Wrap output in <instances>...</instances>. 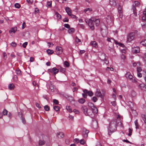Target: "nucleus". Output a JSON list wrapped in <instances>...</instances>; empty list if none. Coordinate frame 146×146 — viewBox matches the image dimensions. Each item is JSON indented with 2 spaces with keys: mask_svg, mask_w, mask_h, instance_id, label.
<instances>
[{
  "mask_svg": "<svg viewBox=\"0 0 146 146\" xmlns=\"http://www.w3.org/2000/svg\"><path fill=\"white\" fill-rule=\"evenodd\" d=\"M97 100L98 99L96 97L94 96L92 98V100L94 102H96Z\"/></svg>",
  "mask_w": 146,
  "mask_h": 146,
  "instance_id": "obj_51",
  "label": "nucleus"
},
{
  "mask_svg": "<svg viewBox=\"0 0 146 146\" xmlns=\"http://www.w3.org/2000/svg\"><path fill=\"white\" fill-rule=\"evenodd\" d=\"M26 27V25L25 22H23L22 24V27L23 29H24L25 27Z\"/></svg>",
  "mask_w": 146,
  "mask_h": 146,
  "instance_id": "obj_61",
  "label": "nucleus"
},
{
  "mask_svg": "<svg viewBox=\"0 0 146 146\" xmlns=\"http://www.w3.org/2000/svg\"><path fill=\"white\" fill-rule=\"evenodd\" d=\"M102 94L103 95V97H104V96H105L106 92L104 90H102Z\"/></svg>",
  "mask_w": 146,
  "mask_h": 146,
  "instance_id": "obj_57",
  "label": "nucleus"
},
{
  "mask_svg": "<svg viewBox=\"0 0 146 146\" xmlns=\"http://www.w3.org/2000/svg\"><path fill=\"white\" fill-rule=\"evenodd\" d=\"M55 14L56 15V17L58 19H60L61 18V16L57 12H55Z\"/></svg>",
  "mask_w": 146,
  "mask_h": 146,
  "instance_id": "obj_37",
  "label": "nucleus"
},
{
  "mask_svg": "<svg viewBox=\"0 0 146 146\" xmlns=\"http://www.w3.org/2000/svg\"><path fill=\"white\" fill-rule=\"evenodd\" d=\"M67 110L69 112H71L72 111V110L70 106H67L66 107Z\"/></svg>",
  "mask_w": 146,
  "mask_h": 146,
  "instance_id": "obj_34",
  "label": "nucleus"
},
{
  "mask_svg": "<svg viewBox=\"0 0 146 146\" xmlns=\"http://www.w3.org/2000/svg\"><path fill=\"white\" fill-rule=\"evenodd\" d=\"M118 12L119 14V17L120 18L123 17L122 11L121 7V5H119L118 8Z\"/></svg>",
  "mask_w": 146,
  "mask_h": 146,
  "instance_id": "obj_9",
  "label": "nucleus"
},
{
  "mask_svg": "<svg viewBox=\"0 0 146 146\" xmlns=\"http://www.w3.org/2000/svg\"><path fill=\"white\" fill-rule=\"evenodd\" d=\"M90 44L93 47H94L95 48L97 46V43L95 41H92L90 43Z\"/></svg>",
  "mask_w": 146,
  "mask_h": 146,
  "instance_id": "obj_21",
  "label": "nucleus"
},
{
  "mask_svg": "<svg viewBox=\"0 0 146 146\" xmlns=\"http://www.w3.org/2000/svg\"><path fill=\"white\" fill-rule=\"evenodd\" d=\"M131 95L133 97H135L136 95V92L134 91H132L131 93Z\"/></svg>",
  "mask_w": 146,
  "mask_h": 146,
  "instance_id": "obj_46",
  "label": "nucleus"
},
{
  "mask_svg": "<svg viewBox=\"0 0 146 146\" xmlns=\"http://www.w3.org/2000/svg\"><path fill=\"white\" fill-rule=\"evenodd\" d=\"M121 122L120 116L118 115L116 118L112 119L110 124L108 134L110 135L111 133L115 131L117 129V124Z\"/></svg>",
  "mask_w": 146,
  "mask_h": 146,
  "instance_id": "obj_1",
  "label": "nucleus"
},
{
  "mask_svg": "<svg viewBox=\"0 0 146 146\" xmlns=\"http://www.w3.org/2000/svg\"><path fill=\"white\" fill-rule=\"evenodd\" d=\"M141 44L145 46H146V40L141 42Z\"/></svg>",
  "mask_w": 146,
  "mask_h": 146,
  "instance_id": "obj_50",
  "label": "nucleus"
},
{
  "mask_svg": "<svg viewBox=\"0 0 146 146\" xmlns=\"http://www.w3.org/2000/svg\"><path fill=\"white\" fill-rule=\"evenodd\" d=\"M107 40L108 42H111L112 43L115 42L116 44H117V42H116L115 40L114 39L111 38H108L107 39Z\"/></svg>",
  "mask_w": 146,
  "mask_h": 146,
  "instance_id": "obj_22",
  "label": "nucleus"
},
{
  "mask_svg": "<svg viewBox=\"0 0 146 146\" xmlns=\"http://www.w3.org/2000/svg\"><path fill=\"white\" fill-rule=\"evenodd\" d=\"M13 79L14 82H17L18 80L17 76L16 75L14 76L13 77Z\"/></svg>",
  "mask_w": 146,
  "mask_h": 146,
  "instance_id": "obj_29",
  "label": "nucleus"
},
{
  "mask_svg": "<svg viewBox=\"0 0 146 146\" xmlns=\"http://www.w3.org/2000/svg\"><path fill=\"white\" fill-rule=\"evenodd\" d=\"M7 111L5 109L3 111V114L4 115H7Z\"/></svg>",
  "mask_w": 146,
  "mask_h": 146,
  "instance_id": "obj_39",
  "label": "nucleus"
},
{
  "mask_svg": "<svg viewBox=\"0 0 146 146\" xmlns=\"http://www.w3.org/2000/svg\"><path fill=\"white\" fill-rule=\"evenodd\" d=\"M15 72L16 74H17L18 75H21V71L19 69H17L16 70Z\"/></svg>",
  "mask_w": 146,
  "mask_h": 146,
  "instance_id": "obj_35",
  "label": "nucleus"
},
{
  "mask_svg": "<svg viewBox=\"0 0 146 146\" xmlns=\"http://www.w3.org/2000/svg\"><path fill=\"white\" fill-rule=\"evenodd\" d=\"M76 41L77 42H80V39L78 38L77 36L76 37Z\"/></svg>",
  "mask_w": 146,
  "mask_h": 146,
  "instance_id": "obj_60",
  "label": "nucleus"
},
{
  "mask_svg": "<svg viewBox=\"0 0 146 146\" xmlns=\"http://www.w3.org/2000/svg\"><path fill=\"white\" fill-rule=\"evenodd\" d=\"M52 71L54 75L56 74L59 72V70L56 68L54 67L52 68Z\"/></svg>",
  "mask_w": 146,
  "mask_h": 146,
  "instance_id": "obj_20",
  "label": "nucleus"
},
{
  "mask_svg": "<svg viewBox=\"0 0 146 146\" xmlns=\"http://www.w3.org/2000/svg\"><path fill=\"white\" fill-rule=\"evenodd\" d=\"M141 117L143 121L145 123H146V116L144 114L141 115Z\"/></svg>",
  "mask_w": 146,
  "mask_h": 146,
  "instance_id": "obj_30",
  "label": "nucleus"
},
{
  "mask_svg": "<svg viewBox=\"0 0 146 146\" xmlns=\"http://www.w3.org/2000/svg\"><path fill=\"white\" fill-rule=\"evenodd\" d=\"M83 135L85 138H87L88 137V134L89 133V131L86 129H83Z\"/></svg>",
  "mask_w": 146,
  "mask_h": 146,
  "instance_id": "obj_11",
  "label": "nucleus"
},
{
  "mask_svg": "<svg viewBox=\"0 0 146 146\" xmlns=\"http://www.w3.org/2000/svg\"><path fill=\"white\" fill-rule=\"evenodd\" d=\"M88 106L95 113H97L98 112L97 108L94 106V104L92 103H89L88 104Z\"/></svg>",
  "mask_w": 146,
  "mask_h": 146,
  "instance_id": "obj_4",
  "label": "nucleus"
},
{
  "mask_svg": "<svg viewBox=\"0 0 146 146\" xmlns=\"http://www.w3.org/2000/svg\"><path fill=\"white\" fill-rule=\"evenodd\" d=\"M139 88L141 90H145L146 89V86L144 84H141L139 86Z\"/></svg>",
  "mask_w": 146,
  "mask_h": 146,
  "instance_id": "obj_14",
  "label": "nucleus"
},
{
  "mask_svg": "<svg viewBox=\"0 0 146 146\" xmlns=\"http://www.w3.org/2000/svg\"><path fill=\"white\" fill-rule=\"evenodd\" d=\"M134 123L135 124V125L136 126V129H138L139 128V124L137 122V120H136L134 121Z\"/></svg>",
  "mask_w": 146,
  "mask_h": 146,
  "instance_id": "obj_32",
  "label": "nucleus"
},
{
  "mask_svg": "<svg viewBox=\"0 0 146 146\" xmlns=\"http://www.w3.org/2000/svg\"><path fill=\"white\" fill-rule=\"evenodd\" d=\"M134 52L136 53H138L140 52V49L139 47H137L135 48L134 49Z\"/></svg>",
  "mask_w": 146,
  "mask_h": 146,
  "instance_id": "obj_23",
  "label": "nucleus"
},
{
  "mask_svg": "<svg viewBox=\"0 0 146 146\" xmlns=\"http://www.w3.org/2000/svg\"><path fill=\"white\" fill-rule=\"evenodd\" d=\"M88 95L89 96H93V94L92 92L91 91H88Z\"/></svg>",
  "mask_w": 146,
  "mask_h": 146,
  "instance_id": "obj_40",
  "label": "nucleus"
},
{
  "mask_svg": "<svg viewBox=\"0 0 146 146\" xmlns=\"http://www.w3.org/2000/svg\"><path fill=\"white\" fill-rule=\"evenodd\" d=\"M83 91L84 93L82 94V96L84 98H86L87 97V94L88 93V90L86 89H84L83 90Z\"/></svg>",
  "mask_w": 146,
  "mask_h": 146,
  "instance_id": "obj_18",
  "label": "nucleus"
},
{
  "mask_svg": "<svg viewBox=\"0 0 146 146\" xmlns=\"http://www.w3.org/2000/svg\"><path fill=\"white\" fill-rule=\"evenodd\" d=\"M110 3L111 5L113 6L116 5V3L115 0H110Z\"/></svg>",
  "mask_w": 146,
  "mask_h": 146,
  "instance_id": "obj_24",
  "label": "nucleus"
},
{
  "mask_svg": "<svg viewBox=\"0 0 146 146\" xmlns=\"http://www.w3.org/2000/svg\"><path fill=\"white\" fill-rule=\"evenodd\" d=\"M53 102L54 104H57L58 103V101L56 99H54L53 100Z\"/></svg>",
  "mask_w": 146,
  "mask_h": 146,
  "instance_id": "obj_56",
  "label": "nucleus"
},
{
  "mask_svg": "<svg viewBox=\"0 0 146 146\" xmlns=\"http://www.w3.org/2000/svg\"><path fill=\"white\" fill-rule=\"evenodd\" d=\"M55 52L57 54L62 53V47L59 46H57L56 48Z\"/></svg>",
  "mask_w": 146,
  "mask_h": 146,
  "instance_id": "obj_10",
  "label": "nucleus"
},
{
  "mask_svg": "<svg viewBox=\"0 0 146 146\" xmlns=\"http://www.w3.org/2000/svg\"><path fill=\"white\" fill-rule=\"evenodd\" d=\"M85 102V100L84 98H81L78 100V102L81 104H84Z\"/></svg>",
  "mask_w": 146,
  "mask_h": 146,
  "instance_id": "obj_27",
  "label": "nucleus"
},
{
  "mask_svg": "<svg viewBox=\"0 0 146 146\" xmlns=\"http://www.w3.org/2000/svg\"><path fill=\"white\" fill-rule=\"evenodd\" d=\"M64 26L67 29H69L70 28V26L68 24H66L64 25Z\"/></svg>",
  "mask_w": 146,
  "mask_h": 146,
  "instance_id": "obj_54",
  "label": "nucleus"
},
{
  "mask_svg": "<svg viewBox=\"0 0 146 146\" xmlns=\"http://www.w3.org/2000/svg\"><path fill=\"white\" fill-rule=\"evenodd\" d=\"M57 136L59 138H62L64 136V134L62 132H60L57 134Z\"/></svg>",
  "mask_w": 146,
  "mask_h": 146,
  "instance_id": "obj_16",
  "label": "nucleus"
},
{
  "mask_svg": "<svg viewBox=\"0 0 146 146\" xmlns=\"http://www.w3.org/2000/svg\"><path fill=\"white\" fill-rule=\"evenodd\" d=\"M11 45L13 47H15L17 45V43L14 42H12L11 44Z\"/></svg>",
  "mask_w": 146,
  "mask_h": 146,
  "instance_id": "obj_41",
  "label": "nucleus"
},
{
  "mask_svg": "<svg viewBox=\"0 0 146 146\" xmlns=\"http://www.w3.org/2000/svg\"><path fill=\"white\" fill-rule=\"evenodd\" d=\"M3 58L4 60H6L7 58V54L5 52H4L3 53Z\"/></svg>",
  "mask_w": 146,
  "mask_h": 146,
  "instance_id": "obj_49",
  "label": "nucleus"
},
{
  "mask_svg": "<svg viewBox=\"0 0 146 146\" xmlns=\"http://www.w3.org/2000/svg\"><path fill=\"white\" fill-rule=\"evenodd\" d=\"M129 133L128 134V135L129 136H130L131 135V133L132 132V130L131 128L129 129Z\"/></svg>",
  "mask_w": 146,
  "mask_h": 146,
  "instance_id": "obj_44",
  "label": "nucleus"
},
{
  "mask_svg": "<svg viewBox=\"0 0 146 146\" xmlns=\"http://www.w3.org/2000/svg\"><path fill=\"white\" fill-rule=\"evenodd\" d=\"M74 29L73 28H71L69 29L68 30V32L70 34H72L74 33Z\"/></svg>",
  "mask_w": 146,
  "mask_h": 146,
  "instance_id": "obj_26",
  "label": "nucleus"
},
{
  "mask_svg": "<svg viewBox=\"0 0 146 146\" xmlns=\"http://www.w3.org/2000/svg\"><path fill=\"white\" fill-rule=\"evenodd\" d=\"M95 95L98 97H100L101 98H103V95H102L100 90L99 89H97L96 91V92Z\"/></svg>",
  "mask_w": 146,
  "mask_h": 146,
  "instance_id": "obj_7",
  "label": "nucleus"
},
{
  "mask_svg": "<svg viewBox=\"0 0 146 146\" xmlns=\"http://www.w3.org/2000/svg\"><path fill=\"white\" fill-rule=\"evenodd\" d=\"M129 80H131L132 82L134 83H136L137 82V81L135 78L133 77L132 78V79Z\"/></svg>",
  "mask_w": 146,
  "mask_h": 146,
  "instance_id": "obj_48",
  "label": "nucleus"
},
{
  "mask_svg": "<svg viewBox=\"0 0 146 146\" xmlns=\"http://www.w3.org/2000/svg\"><path fill=\"white\" fill-rule=\"evenodd\" d=\"M80 143L82 145H84L85 144V142L84 139H81L80 141Z\"/></svg>",
  "mask_w": 146,
  "mask_h": 146,
  "instance_id": "obj_52",
  "label": "nucleus"
},
{
  "mask_svg": "<svg viewBox=\"0 0 146 146\" xmlns=\"http://www.w3.org/2000/svg\"><path fill=\"white\" fill-rule=\"evenodd\" d=\"M15 7L17 8H19L21 7V5L18 3H16L15 4Z\"/></svg>",
  "mask_w": 146,
  "mask_h": 146,
  "instance_id": "obj_38",
  "label": "nucleus"
},
{
  "mask_svg": "<svg viewBox=\"0 0 146 146\" xmlns=\"http://www.w3.org/2000/svg\"><path fill=\"white\" fill-rule=\"evenodd\" d=\"M44 109L46 111H48L49 110V107L48 105H46L44 106Z\"/></svg>",
  "mask_w": 146,
  "mask_h": 146,
  "instance_id": "obj_47",
  "label": "nucleus"
},
{
  "mask_svg": "<svg viewBox=\"0 0 146 146\" xmlns=\"http://www.w3.org/2000/svg\"><path fill=\"white\" fill-rule=\"evenodd\" d=\"M27 1L30 4H32L33 2V0H27Z\"/></svg>",
  "mask_w": 146,
  "mask_h": 146,
  "instance_id": "obj_55",
  "label": "nucleus"
},
{
  "mask_svg": "<svg viewBox=\"0 0 146 146\" xmlns=\"http://www.w3.org/2000/svg\"><path fill=\"white\" fill-rule=\"evenodd\" d=\"M125 76L126 78L129 80L132 79L133 77V76L129 72H127L125 75Z\"/></svg>",
  "mask_w": 146,
  "mask_h": 146,
  "instance_id": "obj_12",
  "label": "nucleus"
},
{
  "mask_svg": "<svg viewBox=\"0 0 146 146\" xmlns=\"http://www.w3.org/2000/svg\"><path fill=\"white\" fill-rule=\"evenodd\" d=\"M135 5L136 6H138L140 5L139 2L137 1H135L134 2Z\"/></svg>",
  "mask_w": 146,
  "mask_h": 146,
  "instance_id": "obj_45",
  "label": "nucleus"
},
{
  "mask_svg": "<svg viewBox=\"0 0 146 146\" xmlns=\"http://www.w3.org/2000/svg\"><path fill=\"white\" fill-rule=\"evenodd\" d=\"M53 108L56 111H58L59 110V107L58 106H54Z\"/></svg>",
  "mask_w": 146,
  "mask_h": 146,
  "instance_id": "obj_33",
  "label": "nucleus"
},
{
  "mask_svg": "<svg viewBox=\"0 0 146 146\" xmlns=\"http://www.w3.org/2000/svg\"><path fill=\"white\" fill-rule=\"evenodd\" d=\"M82 111L86 115H88L91 117L94 116V114L95 113L92 110L90 109H88L86 106L82 107Z\"/></svg>",
  "mask_w": 146,
  "mask_h": 146,
  "instance_id": "obj_3",
  "label": "nucleus"
},
{
  "mask_svg": "<svg viewBox=\"0 0 146 146\" xmlns=\"http://www.w3.org/2000/svg\"><path fill=\"white\" fill-rule=\"evenodd\" d=\"M142 70V69L141 68V67H138L137 68V72H140Z\"/></svg>",
  "mask_w": 146,
  "mask_h": 146,
  "instance_id": "obj_59",
  "label": "nucleus"
},
{
  "mask_svg": "<svg viewBox=\"0 0 146 146\" xmlns=\"http://www.w3.org/2000/svg\"><path fill=\"white\" fill-rule=\"evenodd\" d=\"M132 10L133 12V17L135 19H137V14L136 12V9L134 5H133Z\"/></svg>",
  "mask_w": 146,
  "mask_h": 146,
  "instance_id": "obj_8",
  "label": "nucleus"
},
{
  "mask_svg": "<svg viewBox=\"0 0 146 146\" xmlns=\"http://www.w3.org/2000/svg\"><path fill=\"white\" fill-rule=\"evenodd\" d=\"M47 5L49 7H51L52 5L51 1H48L47 2Z\"/></svg>",
  "mask_w": 146,
  "mask_h": 146,
  "instance_id": "obj_63",
  "label": "nucleus"
},
{
  "mask_svg": "<svg viewBox=\"0 0 146 146\" xmlns=\"http://www.w3.org/2000/svg\"><path fill=\"white\" fill-rule=\"evenodd\" d=\"M46 52L48 54H52L54 52V51L52 50H50L48 49L46 50Z\"/></svg>",
  "mask_w": 146,
  "mask_h": 146,
  "instance_id": "obj_31",
  "label": "nucleus"
},
{
  "mask_svg": "<svg viewBox=\"0 0 146 146\" xmlns=\"http://www.w3.org/2000/svg\"><path fill=\"white\" fill-rule=\"evenodd\" d=\"M85 22L87 23L90 29L93 30L94 29V23H95L96 26H98L100 23V20L96 17H93L90 19H86L85 20Z\"/></svg>",
  "mask_w": 146,
  "mask_h": 146,
  "instance_id": "obj_2",
  "label": "nucleus"
},
{
  "mask_svg": "<svg viewBox=\"0 0 146 146\" xmlns=\"http://www.w3.org/2000/svg\"><path fill=\"white\" fill-rule=\"evenodd\" d=\"M74 141L75 143H78L79 142V140L77 139H75L74 140Z\"/></svg>",
  "mask_w": 146,
  "mask_h": 146,
  "instance_id": "obj_62",
  "label": "nucleus"
},
{
  "mask_svg": "<svg viewBox=\"0 0 146 146\" xmlns=\"http://www.w3.org/2000/svg\"><path fill=\"white\" fill-rule=\"evenodd\" d=\"M92 126L94 128L96 129L98 127V124L96 120L93 121L92 123Z\"/></svg>",
  "mask_w": 146,
  "mask_h": 146,
  "instance_id": "obj_13",
  "label": "nucleus"
},
{
  "mask_svg": "<svg viewBox=\"0 0 146 146\" xmlns=\"http://www.w3.org/2000/svg\"><path fill=\"white\" fill-rule=\"evenodd\" d=\"M17 30V27H14L13 28H12L9 31V32L10 33H14Z\"/></svg>",
  "mask_w": 146,
  "mask_h": 146,
  "instance_id": "obj_19",
  "label": "nucleus"
},
{
  "mask_svg": "<svg viewBox=\"0 0 146 146\" xmlns=\"http://www.w3.org/2000/svg\"><path fill=\"white\" fill-rule=\"evenodd\" d=\"M69 21L68 18H64L63 20V21L64 22H68Z\"/></svg>",
  "mask_w": 146,
  "mask_h": 146,
  "instance_id": "obj_58",
  "label": "nucleus"
},
{
  "mask_svg": "<svg viewBox=\"0 0 146 146\" xmlns=\"http://www.w3.org/2000/svg\"><path fill=\"white\" fill-rule=\"evenodd\" d=\"M64 65L66 67H68L69 66V64L68 62L67 61H65L64 62Z\"/></svg>",
  "mask_w": 146,
  "mask_h": 146,
  "instance_id": "obj_42",
  "label": "nucleus"
},
{
  "mask_svg": "<svg viewBox=\"0 0 146 146\" xmlns=\"http://www.w3.org/2000/svg\"><path fill=\"white\" fill-rule=\"evenodd\" d=\"M35 12L36 13H39V9L37 8H35Z\"/></svg>",
  "mask_w": 146,
  "mask_h": 146,
  "instance_id": "obj_64",
  "label": "nucleus"
},
{
  "mask_svg": "<svg viewBox=\"0 0 146 146\" xmlns=\"http://www.w3.org/2000/svg\"><path fill=\"white\" fill-rule=\"evenodd\" d=\"M134 38V34L133 33H130L127 36V41L130 42L133 40Z\"/></svg>",
  "mask_w": 146,
  "mask_h": 146,
  "instance_id": "obj_6",
  "label": "nucleus"
},
{
  "mask_svg": "<svg viewBox=\"0 0 146 146\" xmlns=\"http://www.w3.org/2000/svg\"><path fill=\"white\" fill-rule=\"evenodd\" d=\"M45 144V141L44 140H39V145H42Z\"/></svg>",
  "mask_w": 146,
  "mask_h": 146,
  "instance_id": "obj_36",
  "label": "nucleus"
},
{
  "mask_svg": "<svg viewBox=\"0 0 146 146\" xmlns=\"http://www.w3.org/2000/svg\"><path fill=\"white\" fill-rule=\"evenodd\" d=\"M65 10L69 16L71 15L72 14L71 10L68 7H66V8Z\"/></svg>",
  "mask_w": 146,
  "mask_h": 146,
  "instance_id": "obj_15",
  "label": "nucleus"
},
{
  "mask_svg": "<svg viewBox=\"0 0 146 146\" xmlns=\"http://www.w3.org/2000/svg\"><path fill=\"white\" fill-rule=\"evenodd\" d=\"M88 11H92V9L91 8H88L85 9L84 11L85 13H86Z\"/></svg>",
  "mask_w": 146,
  "mask_h": 146,
  "instance_id": "obj_43",
  "label": "nucleus"
},
{
  "mask_svg": "<svg viewBox=\"0 0 146 146\" xmlns=\"http://www.w3.org/2000/svg\"><path fill=\"white\" fill-rule=\"evenodd\" d=\"M21 120L23 123L24 124H25L26 122V120L25 118L23 117L22 114L21 113Z\"/></svg>",
  "mask_w": 146,
  "mask_h": 146,
  "instance_id": "obj_28",
  "label": "nucleus"
},
{
  "mask_svg": "<svg viewBox=\"0 0 146 146\" xmlns=\"http://www.w3.org/2000/svg\"><path fill=\"white\" fill-rule=\"evenodd\" d=\"M15 88V86L14 84L13 83L10 84L8 86L9 89L11 90H14Z\"/></svg>",
  "mask_w": 146,
  "mask_h": 146,
  "instance_id": "obj_17",
  "label": "nucleus"
},
{
  "mask_svg": "<svg viewBox=\"0 0 146 146\" xmlns=\"http://www.w3.org/2000/svg\"><path fill=\"white\" fill-rule=\"evenodd\" d=\"M27 44V42H25L22 45L23 47L24 48H25Z\"/></svg>",
  "mask_w": 146,
  "mask_h": 146,
  "instance_id": "obj_53",
  "label": "nucleus"
},
{
  "mask_svg": "<svg viewBox=\"0 0 146 146\" xmlns=\"http://www.w3.org/2000/svg\"><path fill=\"white\" fill-rule=\"evenodd\" d=\"M49 88L51 90V91L52 92L54 91L55 89L54 86L52 84H50V85Z\"/></svg>",
  "mask_w": 146,
  "mask_h": 146,
  "instance_id": "obj_25",
  "label": "nucleus"
},
{
  "mask_svg": "<svg viewBox=\"0 0 146 146\" xmlns=\"http://www.w3.org/2000/svg\"><path fill=\"white\" fill-rule=\"evenodd\" d=\"M98 54L100 59L101 60L104 61L106 59V56L104 53L101 52H99Z\"/></svg>",
  "mask_w": 146,
  "mask_h": 146,
  "instance_id": "obj_5",
  "label": "nucleus"
}]
</instances>
